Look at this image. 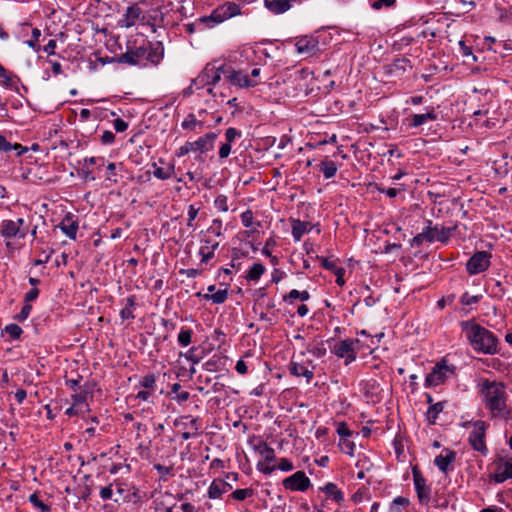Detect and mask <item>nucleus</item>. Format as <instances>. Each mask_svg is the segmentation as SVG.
Returning a JSON list of instances; mask_svg holds the SVG:
<instances>
[{"instance_id":"11","label":"nucleus","mask_w":512,"mask_h":512,"mask_svg":"<svg viewBox=\"0 0 512 512\" xmlns=\"http://www.w3.org/2000/svg\"><path fill=\"white\" fill-rule=\"evenodd\" d=\"M490 265V254L486 251L475 253L467 262L466 269L469 274L475 275L485 271Z\"/></svg>"},{"instance_id":"13","label":"nucleus","mask_w":512,"mask_h":512,"mask_svg":"<svg viewBox=\"0 0 512 512\" xmlns=\"http://www.w3.org/2000/svg\"><path fill=\"white\" fill-rule=\"evenodd\" d=\"M295 47L299 54L312 56L319 51V41L313 36L305 35L297 39Z\"/></svg>"},{"instance_id":"59","label":"nucleus","mask_w":512,"mask_h":512,"mask_svg":"<svg viewBox=\"0 0 512 512\" xmlns=\"http://www.w3.org/2000/svg\"><path fill=\"white\" fill-rule=\"evenodd\" d=\"M230 153H231V144H229L227 142L221 144L219 151H218L220 160L226 159L230 155Z\"/></svg>"},{"instance_id":"10","label":"nucleus","mask_w":512,"mask_h":512,"mask_svg":"<svg viewBox=\"0 0 512 512\" xmlns=\"http://www.w3.org/2000/svg\"><path fill=\"white\" fill-rule=\"evenodd\" d=\"M227 80L233 86L238 88H251L258 85V81L249 77V74L242 70H234L228 66Z\"/></svg>"},{"instance_id":"18","label":"nucleus","mask_w":512,"mask_h":512,"mask_svg":"<svg viewBox=\"0 0 512 512\" xmlns=\"http://www.w3.org/2000/svg\"><path fill=\"white\" fill-rule=\"evenodd\" d=\"M141 15L142 10L138 4L134 3L133 5L127 7L125 14L118 22L119 26L122 28H130L136 24Z\"/></svg>"},{"instance_id":"30","label":"nucleus","mask_w":512,"mask_h":512,"mask_svg":"<svg viewBox=\"0 0 512 512\" xmlns=\"http://www.w3.org/2000/svg\"><path fill=\"white\" fill-rule=\"evenodd\" d=\"M338 167L332 160L325 159L319 164V171L323 174L324 178L330 179L336 175Z\"/></svg>"},{"instance_id":"45","label":"nucleus","mask_w":512,"mask_h":512,"mask_svg":"<svg viewBox=\"0 0 512 512\" xmlns=\"http://www.w3.org/2000/svg\"><path fill=\"white\" fill-rule=\"evenodd\" d=\"M32 37L30 40L25 41V44L33 49L34 51H40L41 47L38 44L39 38L41 36V31L38 28L32 29Z\"/></svg>"},{"instance_id":"38","label":"nucleus","mask_w":512,"mask_h":512,"mask_svg":"<svg viewBox=\"0 0 512 512\" xmlns=\"http://www.w3.org/2000/svg\"><path fill=\"white\" fill-rule=\"evenodd\" d=\"M181 389V385L180 383H174L172 386H171V392L176 394V396L174 397V400L178 403V404H182L184 402H186L189 398H190V393L187 392V391H179Z\"/></svg>"},{"instance_id":"57","label":"nucleus","mask_w":512,"mask_h":512,"mask_svg":"<svg viewBox=\"0 0 512 512\" xmlns=\"http://www.w3.org/2000/svg\"><path fill=\"white\" fill-rule=\"evenodd\" d=\"M276 468L277 467L275 465H269V463H265L262 461L258 462L257 464V469L266 475L271 474L273 471L276 470Z\"/></svg>"},{"instance_id":"8","label":"nucleus","mask_w":512,"mask_h":512,"mask_svg":"<svg viewBox=\"0 0 512 512\" xmlns=\"http://www.w3.org/2000/svg\"><path fill=\"white\" fill-rule=\"evenodd\" d=\"M358 344V340L344 339L339 341L334 346V353L337 357L344 359L346 365L355 361L357 357L355 346Z\"/></svg>"},{"instance_id":"27","label":"nucleus","mask_w":512,"mask_h":512,"mask_svg":"<svg viewBox=\"0 0 512 512\" xmlns=\"http://www.w3.org/2000/svg\"><path fill=\"white\" fill-rule=\"evenodd\" d=\"M105 160L103 157H87L84 159V164L82 167V171L85 179H95L92 175V171L88 169L89 165H95L97 169H100L104 166Z\"/></svg>"},{"instance_id":"26","label":"nucleus","mask_w":512,"mask_h":512,"mask_svg":"<svg viewBox=\"0 0 512 512\" xmlns=\"http://www.w3.org/2000/svg\"><path fill=\"white\" fill-rule=\"evenodd\" d=\"M305 352H308L317 358H321L325 356L327 349L322 340L315 339L306 345L305 351L301 352V355L303 356Z\"/></svg>"},{"instance_id":"4","label":"nucleus","mask_w":512,"mask_h":512,"mask_svg":"<svg viewBox=\"0 0 512 512\" xmlns=\"http://www.w3.org/2000/svg\"><path fill=\"white\" fill-rule=\"evenodd\" d=\"M425 223L426 225L422 232L414 236L411 240L412 246H420L424 242L432 243L439 241L445 243L449 240L452 231L456 229V227L433 226L431 220H427Z\"/></svg>"},{"instance_id":"23","label":"nucleus","mask_w":512,"mask_h":512,"mask_svg":"<svg viewBox=\"0 0 512 512\" xmlns=\"http://www.w3.org/2000/svg\"><path fill=\"white\" fill-rule=\"evenodd\" d=\"M231 488V485L222 479H215L212 481L208 488V497L210 499H217L222 496V494L228 492Z\"/></svg>"},{"instance_id":"35","label":"nucleus","mask_w":512,"mask_h":512,"mask_svg":"<svg viewBox=\"0 0 512 512\" xmlns=\"http://www.w3.org/2000/svg\"><path fill=\"white\" fill-rule=\"evenodd\" d=\"M1 84L8 89H17L20 83V78L12 72H5V75L1 78Z\"/></svg>"},{"instance_id":"61","label":"nucleus","mask_w":512,"mask_h":512,"mask_svg":"<svg viewBox=\"0 0 512 512\" xmlns=\"http://www.w3.org/2000/svg\"><path fill=\"white\" fill-rule=\"evenodd\" d=\"M184 357L191 361L193 364H197L200 362L201 358L196 354V348L189 349L185 354Z\"/></svg>"},{"instance_id":"51","label":"nucleus","mask_w":512,"mask_h":512,"mask_svg":"<svg viewBox=\"0 0 512 512\" xmlns=\"http://www.w3.org/2000/svg\"><path fill=\"white\" fill-rule=\"evenodd\" d=\"M211 16L214 20V23L216 25L224 22L225 20H227V16L225 15V12L223 11L222 7H218L216 9H214L211 13Z\"/></svg>"},{"instance_id":"40","label":"nucleus","mask_w":512,"mask_h":512,"mask_svg":"<svg viewBox=\"0 0 512 512\" xmlns=\"http://www.w3.org/2000/svg\"><path fill=\"white\" fill-rule=\"evenodd\" d=\"M154 171L153 174L155 177L161 180H165L171 177L174 172L173 166L168 165L167 167H157L156 164H153Z\"/></svg>"},{"instance_id":"15","label":"nucleus","mask_w":512,"mask_h":512,"mask_svg":"<svg viewBox=\"0 0 512 512\" xmlns=\"http://www.w3.org/2000/svg\"><path fill=\"white\" fill-rule=\"evenodd\" d=\"M314 366L312 361H308L307 364L303 362L292 361L290 364V373L294 376H303L306 378V382L309 383L314 376Z\"/></svg>"},{"instance_id":"9","label":"nucleus","mask_w":512,"mask_h":512,"mask_svg":"<svg viewBox=\"0 0 512 512\" xmlns=\"http://www.w3.org/2000/svg\"><path fill=\"white\" fill-rule=\"evenodd\" d=\"M453 373V369L444 362L437 363L432 371L427 374L425 384L428 387H435L445 382L449 374Z\"/></svg>"},{"instance_id":"60","label":"nucleus","mask_w":512,"mask_h":512,"mask_svg":"<svg viewBox=\"0 0 512 512\" xmlns=\"http://www.w3.org/2000/svg\"><path fill=\"white\" fill-rule=\"evenodd\" d=\"M276 467L278 469H280L281 471H285V472H288V471H291L294 469L293 463L290 460H288L287 458L280 459L279 464Z\"/></svg>"},{"instance_id":"43","label":"nucleus","mask_w":512,"mask_h":512,"mask_svg":"<svg viewBox=\"0 0 512 512\" xmlns=\"http://www.w3.org/2000/svg\"><path fill=\"white\" fill-rule=\"evenodd\" d=\"M29 502L40 512H51L50 506L41 501L36 492L29 496Z\"/></svg>"},{"instance_id":"44","label":"nucleus","mask_w":512,"mask_h":512,"mask_svg":"<svg viewBox=\"0 0 512 512\" xmlns=\"http://www.w3.org/2000/svg\"><path fill=\"white\" fill-rule=\"evenodd\" d=\"M193 332L191 329L182 328L178 334L177 341L181 346H188L191 343Z\"/></svg>"},{"instance_id":"17","label":"nucleus","mask_w":512,"mask_h":512,"mask_svg":"<svg viewBox=\"0 0 512 512\" xmlns=\"http://www.w3.org/2000/svg\"><path fill=\"white\" fill-rule=\"evenodd\" d=\"M414 485L417 497L422 504H428L430 501V488L426 485L425 479L415 470L413 471Z\"/></svg>"},{"instance_id":"12","label":"nucleus","mask_w":512,"mask_h":512,"mask_svg":"<svg viewBox=\"0 0 512 512\" xmlns=\"http://www.w3.org/2000/svg\"><path fill=\"white\" fill-rule=\"evenodd\" d=\"M310 485L311 481L303 471H297L283 480L284 488L291 491L304 492Z\"/></svg>"},{"instance_id":"55","label":"nucleus","mask_w":512,"mask_h":512,"mask_svg":"<svg viewBox=\"0 0 512 512\" xmlns=\"http://www.w3.org/2000/svg\"><path fill=\"white\" fill-rule=\"evenodd\" d=\"M481 296L479 295H470L469 293H464L461 296V303L463 305H473L479 302Z\"/></svg>"},{"instance_id":"63","label":"nucleus","mask_w":512,"mask_h":512,"mask_svg":"<svg viewBox=\"0 0 512 512\" xmlns=\"http://www.w3.org/2000/svg\"><path fill=\"white\" fill-rule=\"evenodd\" d=\"M113 127L116 132H124L128 128V123L121 118H117L113 121Z\"/></svg>"},{"instance_id":"46","label":"nucleus","mask_w":512,"mask_h":512,"mask_svg":"<svg viewBox=\"0 0 512 512\" xmlns=\"http://www.w3.org/2000/svg\"><path fill=\"white\" fill-rule=\"evenodd\" d=\"M4 332L10 337L11 340H17L20 338L23 330L17 324H9L4 328Z\"/></svg>"},{"instance_id":"49","label":"nucleus","mask_w":512,"mask_h":512,"mask_svg":"<svg viewBox=\"0 0 512 512\" xmlns=\"http://www.w3.org/2000/svg\"><path fill=\"white\" fill-rule=\"evenodd\" d=\"M241 136H242L241 131L234 127H229L225 131V139H226V142L229 144H231L232 142H234L237 138H240Z\"/></svg>"},{"instance_id":"34","label":"nucleus","mask_w":512,"mask_h":512,"mask_svg":"<svg viewBox=\"0 0 512 512\" xmlns=\"http://www.w3.org/2000/svg\"><path fill=\"white\" fill-rule=\"evenodd\" d=\"M445 407V402H437L435 404L430 405L427 411V420L429 424H435L438 415L443 411Z\"/></svg>"},{"instance_id":"64","label":"nucleus","mask_w":512,"mask_h":512,"mask_svg":"<svg viewBox=\"0 0 512 512\" xmlns=\"http://www.w3.org/2000/svg\"><path fill=\"white\" fill-rule=\"evenodd\" d=\"M56 47H57V42H56V40L51 39V40H49V41H48V43H47L45 46H43V48H42V49H43V51H44L45 53H47L49 56H52V55H55V54H56V52H55Z\"/></svg>"},{"instance_id":"7","label":"nucleus","mask_w":512,"mask_h":512,"mask_svg":"<svg viewBox=\"0 0 512 512\" xmlns=\"http://www.w3.org/2000/svg\"><path fill=\"white\" fill-rule=\"evenodd\" d=\"M469 425L473 427L468 437L470 446L482 455H486L488 453V448L485 443L486 430L488 427L487 423L482 420L463 423L464 427H468Z\"/></svg>"},{"instance_id":"37","label":"nucleus","mask_w":512,"mask_h":512,"mask_svg":"<svg viewBox=\"0 0 512 512\" xmlns=\"http://www.w3.org/2000/svg\"><path fill=\"white\" fill-rule=\"evenodd\" d=\"M299 299L301 301H307L310 299V294L308 291H298L296 289L291 290L288 294L283 296V300L285 302L292 303L293 300Z\"/></svg>"},{"instance_id":"24","label":"nucleus","mask_w":512,"mask_h":512,"mask_svg":"<svg viewBox=\"0 0 512 512\" xmlns=\"http://www.w3.org/2000/svg\"><path fill=\"white\" fill-rule=\"evenodd\" d=\"M203 119H198L194 113H189L181 123V128L186 131L201 132L205 128Z\"/></svg>"},{"instance_id":"58","label":"nucleus","mask_w":512,"mask_h":512,"mask_svg":"<svg viewBox=\"0 0 512 512\" xmlns=\"http://www.w3.org/2000/svg\"><path fill=\"white\" fill-rule=\"evenodd\" d=\"M198 24H201V26H203L204 28H213L216 26L211 14L207 16H201L200 18H198Z\"/></svg>"},{"instance_id":"53","label":"nucleus","mask_w":512,"mask_h":512,"mask_svg":"<svg viewBox=\"0 0 512 512\" xmlns=\"http://www.w3.org/2000/svg\"><path fill=\"white\" fill-rule=\"evenodd\" d=\"M254 220L253 212L248 209L241 214V221L244 227L249 228L252 226Z\"/></svg>"},{"instance_id":"21","label":"nucleus","mask_w":512,"mask_h":512,"mask_svg":"<svg viewBox=\"0 0 512 512\" xmlns=\"http://www.w3.org/2000/svg\"><path fill=\"white\" fill-rule=\"evenodd\" d=\"M264 7L274 15L284 14L292 7L290 0H263Z\"/></svg>"},{"instance_id":"22","label":"nucleus","mask_w":512,"mask_h":512,"mask_svg":"<svg viewBox=\"0 0 512 512\" xmlns=\"http://www.w3.org/2000/svg\"><path fill=\"white\" fill-rule=\"evenodd\" d=\"M438 119L437 114L434 110V108H430L427 110L426 113L422 114H413L409 117V127L410 128H417L428 121H436Z\"/></svg>"},{"instance_id":"47","label":"nucleus","mask_w":512,"mask_h":512,"mask_svg":"<svg viewBox=\"0 0 512 512\" xmlns=\"http://www.w3.org/2000/svg\"><path fill=\"white\" fill-rule=\"evenodd\" d=\"M117 164L109 163L106 167L105 180L111 183L118 182V174L116 172Z\"/></svg>"},{"instance_id":"6","label":"nucleus","mask_w":512,"mask_h":512,"mask_svg":"<svg viewBox=\"0 0 512 512\" xmlns=\"http://www.w3.org/2000/svg\"><path fill=\"white\" fill-rule=\"evenodd\" d=\"M228 66L221 64L216 66L214 63H208L202 72L192 80V84H200V87L214 86L224 76L227 79Z\"/></svg>"},{"instance_id":"3","label":"nucleus","mask_w":512,"mask_h":512,"mask_svg":"<svg viewBox=\"0 0 512 512\" xmlns=\"http://www.w3.org/2000/svg\"><path fill=\"white\" fill-rule=\"evenodd\" d=\"M461 328L475 351L484 354L497 352L498 341L491 331L473 321L461 322Z\"/></svg>"},{"instance_id":"50","label":"nucleus","mask_w":512,"mask_h":512,"mask_svg":"<svg viewBox=\"0 0 512 512\" xmlns=\"http://www.w3.org/2000/svg\"><path fill=\"white\" fill-rule=\"evenodd\" d=\"M370 1H371L370 6L374 10H380L383 7L389 8V7H392L396 3V0H370Z\"/></svg>"},{"instance_id":"1","label":"nucleus","mask_w":512,"mask_h":512,"mask_svg":"<svg viewBox=\"0 0 512 512\" xmlns=\"http://www.w3.org/2000/svg\"><path fill=\"white\" fill-rule=\"evenodd\" d=\"M164 57V46L161 41H149L141 39V43L137 45V40L134 41V46H128L127 51L120 55L119 62L129 65H138L146 61L154 66H157Z\"/></svg>"},{"instance_id":"42","label":"nucleus","mask_w":512,"mask_h":512,"mask_svg":"<svg viewBox=\"0 0 512 512\" xmlns=\"http://www.w3.org/2000/svg\"><path fill=\"white\" fill-rule=\"evenodd\" d=\"M225 15L227 16V20L231 17L237 16L241 13V8L238 4L234 2H227L221 6Z\"/></svg>"},{"instance_id":"39","label":"nucleus","mask_w":512,"mask_h":512,"mask_svg":"<svg viewBox=\"0 0 512 512\" xmlns=\"http://www.w3.org/2000/svg\"><path fill=\"white\" fill-rule=\"evenodd\" d=\"M218 246V242H213L212 250H208V245H202L199 251V254L201 255V263H208V261L213 258L214 251L218 248Z\"/></svg>"},{"instance_id":"19","label":"nucleus","mask_w":512,"mask_h":512,"mask_svg":"<svg viewBox=\"0 0 512 512\" xmlns=\"http://www.w3.org/2000/svg\"><path fill=\"white\" fill-rule=\"evenodd\" d=\"M69 239L76 240L78 231V221L73 219V215L68 213L57 226Z\"/></svg>"},{"instance_id":"41","label":"nucleus","mask_w":512,"mask_h":512,"mask_svg":"<svg viewBox=\"0 0 512 512\" xmlns=\"http://www.w3.org/2000/svg\"><path fill=\"white\" fill-rule=\"evenodd\" d=\"M221 357L218 356V355H213L209 360H207L204 365H203V368L206 370V371H209V372H216L218 370H220V367L222 365V361H221Z\"/></svg>"},{"instance_id":"31","label":"nucleus","mask_w":512,"mask_h":512,"mask_svg":"<svg viewBox=\"0 0 512 512\" xmlns=\"http://www.w3.org/2000/svg\"><path fill=\"white\" fill-rule=\"evenodd\" d=\"M12 150L17 151V155H22L27 152V147L22 146L21 144L15 143L11 144L7 141V139L0 134V151L2 152H10Z\"/></svg>"},{"instance_id":"14","label":"nucleus","mask_w":512,"mask_h":512,"mask_svg":"<svg viewBox=\"0 0 512 512\" xmlns=\"http://www.w3.org/2000/svg\"><path fill=\"white\" fill-rule=\"evenodd\" d=\"M498 467L494 474L490 477L496 483H503L507 479L512 478V458L509 459H498Z\"/></svg>"},{"instance_id":"36","label":"nucleus","mask_w":512,"mask_h":512,"mask_svg":"<svg viewBox=\"0 0 512 512\" xmlns=\"http://www.w3.org/2000/svg\"><path fill=\"white\" fill-rule=\"evenodd\" d=\"M265 272V266L262 263H254L249 269L246 279L249 281H258Z\"/></svg>"},{"instance_id":"62","label":"nucleus","mask_w":512,"mask_h":512,"mask_svg":"<svg viewBox=\"0 0 512 512\" xmlns=\"http://www.w3.org/2000/svg\"><path fill=\"white\" fill-rule=\"evenodd\" d=\"M31 310H32V306L30 304H25L22 307L20 313L16 315L15 319H17L18 321H23V320L27 319Z\"/></svg>"},{"instance_id":"28","label":"nucleus","mask_w":512,"mask_h":512,"mask_svg":"<svg viewBox=\"0 0 512 512\" xmlns=\"http://www.w3.org/2000/svg\"><path fill=\"white\" fill-rule=\"evenodd\" d=\"M311 229L308 222H303L298 219L292 220V236L295 241H300L302 236L309 232Z\"/></svg>"},{"instance_id":"5","label":"nucleus","mask_w":512,"mask_h":512,"mask_svg":"<svg viewBox=\"0 0 512 512\" xmlns=\"http://www.w3.org/2000/svg\"><path fill=\"white\" fill-rule=\"evenodd\" d=\"M218 137L216 132H209L199 137L197 140L191 142L186 141L180 146L175 154L177 157H183L190 152H199L200 154L207 153L214 149V143Z\"/></svg>"},{"instance_id":"52","label":"nucleus","mask_w":512,"mask_h":512,"mask_svg":"<svg viewBox=\"0 0 512 512\" xmlns=\"http://www.w3.org/2000/svg\"><path fill=\"white\" fill-rule=\"evenodd\" d=\"M156 384V378L154 374L145 375L140 381V385L145 389H154Z\"/></svg>"},{"instance_id":"54","label":"nucleus","mask_w":512,"mask_h":512,"mask_svg":"<svg viewBox=\"0 0 512 512\" xmlns=\"http://www.w3.org/2000/svg\"><path fill=\"white\" fill-rule=\"evenodd\" d=\"M216 208L221 212L228 211L227 198L225 195L220 194L214 201Z\"/></svg>"},{"instance_id":"32","label":"nucleus","mask_w":512,"mask_h":512,"mask_svg":"<svg viewBox=\"0 0 512 512\" xmlns=\"http://www.w3.org/2000/svg\"><path fill=\"white\" fill-rule=\"evenodd\" d=\"M197 296L203 297L206 300H211L215 304H222L228 298V291L226 289H220L216 290L212 294H201L200 292H198Z\"/></svg>"},{"instance_id":"33","label":"nucleus","mask_w":512,"mask_h":512,"mask_svg":"<svg viewBox=\"0 0 512 512\" xmlns=\"http://www.w3.org/2000/svg\"><path fill=\"white\" fill-rule=\"evenodd\" d=\"M321 490L337 503H341L344 500L343 493L337 488V485L332 482L327 483L324 487L321 488Z\"/></svg>"},{"instance_id":"56","label":"nucleus","mask_w":512,"mask_h":512,"mask_svg":"<svg viewBox=\"0 0 512 512\" xmlns=\"http://www.w3.org/2000/svg\"><path fill=\"white\" fill-rule=\"evenodd\" d=\"M100 141L103 145L113 144L115 141V135L112 131L105 130L101 135Z\"/></svg>"},{"instance_id":"20","label":"nucleus","mask_w":512,"mask_h":512,"mask_svg":"<svg viewBox=\"0 0 512 512\" xmlns=\"http://www.w3.org/2000/svg\"><path fill=\"white\" fill-rule=\"evenodd\" d=\"M412 69L411 61L406 58H396L387 66V72L394 76H402L407 70Z\"/></svg>"},{"instance_id":"29","label":"nucleus","mask_w":512,"mask_h":512,"mask_svg":"<svg viewBox=\"0 0 512 512\" xmlns=\"http://www.w3.org/2000/svg\"><path fill=\"white\" fill-rule=\"evenodd\" d=\"M256 451L263 458V462L271 463L275 461V451L272 447H270L266 442H260L256 447Z\"/></svg>"},{"instance_id":"48","label":"nucleus","mask_w":512,"mask_h":512,"mask_svg":"<svg viewBox=\"0 0 512 512\" xmlns=\"http://www.w3.org/2000/svg\"><path fill=\"white\" fill-rule=\"evenodd\" d=\"M253 495V489L245 488V489H237L232 492L231 496L238 501H243L246 498H249Z\"/></svg>"},{"instance_id":"2","label":"nucleus","mask_w":512,"mask_h":512,"mask_svg":"<svg viewBox=\"0 0 512 512\" xmlns=\"http://www.w3.org/2000/svg\"><path fill=\"white\" fill-rule=\"evenodd\" d=\"M479 391L492 418H506L508 416L507 394L503 382L484 379L479 384Z\"/></svg>"},{"instance_id":"25","label":"nucleus","mask_w":512,"mask_h":512,"mask_svg":"<svg viewBox=\"0 0 512 512\" xmlns=\"http://www.w3.org/2000/svg\"><path fill=\"white\" fill-rule=\"evenodd\" d=\"M446 454L436 456L434 463L441 472L446 473L448 466L455 460L456 453L452 450H446Z\"/></svg>"},{"instance_id":"16","label":"nucleus","mask_w":512,"mask_h":512,"mask_svg":"<svg viewBox=\"0 0 512 512\" xmlns=\"http://www.w3.org/2000/svg\"><path fill=\"white\" fill-rule=\"evenodd\" d=\"M0 233L5 238H24L27 231L19 228L18 223H14L13 220H3L0 225Z\"/></svg>"}]
</instances>
